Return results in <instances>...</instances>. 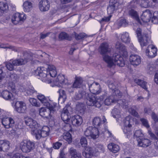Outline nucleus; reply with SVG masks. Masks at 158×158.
Segmentation results:
<instances>
[{
  "label": "nucleus",
  "mask_w": 158,
  "mask_h": 158,
  "mask_svg": "<svg viewBox=\"0 0 158 158\" xmlns=\"http://www.w3.org/2000/svg\"><path fill=\"white\" fill-rule=\"evenodd\" d=\"M103 59L109 67H111L114 65H117L120 67H123L124 65L123 58L120 54L117 53L114 54L112 58L107 55H105L103 56Z\"/></svg>",
  "instance_id": "1"
},
{
  "label": "nucleus",
  "mask_w": 158,
  "mask_h": 158,
  "mask_svg": "<svg viewBox=\"0 0 158 158\" xmlns=\"http://www.w3.org/2000/svg\"><path fill=\"white\" fill-rule=\"evenodd\" d=\"M56 103H53L52 105H49V106H46L48 109V110L44 107L40 108L39 110L40 115L43 117L48 119L51 118L56 111Z\"/></svg>",
  "instance_id": "2"
},
{
  "label": "nucleus",
  "mask_w": 158,
  "mask_h": 158,
  "mask_svg": "<svg viewBox=\"0 0 158 158\" xmlns=\"http://www.w3.org/2000/svg\"><path fill=\"white\" fill-rule=\"evenodd\" d=\"M122 95V93L119 90H114L112 94L110 95L106 98L104 101V103L106 106H110L112 104L117 102Z\"/></svg>",
  "instance_id": "3"
},
{
  "label": "nucleus",
  "mask_w": 158,
  "mask_h": 158,
  "mask_svg": "<svg viewBox=\"0 0 158 158\" xmlns=\"http://www.w3.org/2000/svg\"><path fill=\"white\" fill-rule=\"evenodd\" d=\"M86 99V103L87 105L94 106L98 108L101 107L104 102L103 99L100 98H98L91 94L88 95Z\"/></svg>",
  "instance_id": "4"
},
{
  "label": "nucleus",
  "mask_w": 158,
  "mask_h": 158,
  "mask_svg": "<svg viewBox=\"0 0 158 158\" xmlns=\"http://www.w3.org/2000/svg\"><path fill=\"white\" fill-rule=\"evenodd\" d=\"M103 132H100L99 130L96 127H89L84 131V135L89 139H96L98 138L100 134Z\"/></svg>",
  "instance_id": "5"
},
{
  "label": "nucleus",
  "mask_w": 158,
  "mask_h": 158,
  "mask_svg": "<svg viewBox=\"0 0 158 158\" xmlns=\"http://www.w3.org/2000/svg\"><path fill=\"white\" fill-rule=\"evenodd\" d=\"M124 123L125 126L123 131L127 137L129 138L132 134L131 127L133 123V119L130 116H127L124 120Z\"/></svg>",
  "instance_id": "6"
},
{
  "label": "nucleus",
  "mask_w": 158,
  "mask_h": 158,
  "mask_svg": "<svg viewBox=\"0 0 158 158\" xmlns=\"http://www.w3.org/2000/svg\"><path fill=\"white\" fill-rule=\"evenodd\" d=\"M48 73L46 68L39 67L33 72V74L35 76H40L42 78V81L46 82L49 81L48 78L49 75L47 74Z\"/></svg>",
  "instance_id": "7"
},
{
  "label": "nucleus",
  "mask_w": 158,
  "mask_h": 158,
  "mask_svg": "<svg viewBox=\"0 0 158 158\" xmlns=\"http://www.w3.org/2000/svg\"><path fill=\"white\" fill-rule=\"evenodd\" d=\"M34 142L29 140H25L20 143V147L22 151L24 152L27 153L30 152L35 148Z\"/></svg>",
  "instance_id": "8"
},
{
  "label": "nucleus",
  "mask_w": 158,
  "mask_h": 158,
  "mask_svg": "<svg viewBox=\"0 0 158 158\" xmlns=\"http://www.w3.org/2000/svg\"><path fill=\"white\" fill-rule=\"evenodd\" d=\"M22 60H19L18 59L14 60H10L9 62L4 63L6 66L8 70L12 71L14 70L15 67L23 65V63Z\"/></svg>",
  "instance_id": "9"
},
{
  "label": "nucleus",
  "mask_w": 158,
  "mask_h": 158,
  "mask_svg": "<svg viewBox=\"0 0 158 158\" xmlns=\"http://www.w3.org/2000/svg\"><path fill=\"white\" fill-rule=\"evenodd\" d=\"M26 18V15L24 14L17 13L12 16L11 21L13 24L16 25L20 22L21 23Z\"/></svg>",
  "instance_id": "10"
},
{
  "label": "nucleus",
  "mask_w": 158,
  "mask_h": 158,
  "mask_svg": "<svg viewBox=\"0 0 158 158\" xmlns=\"http://www.w3.org/2000/svg\"><path fill=\"white\" fill-rule=\"evenodd\" d=\"M157 48L153 45H150L146 51V55L150 57H154L157 55Z\"/></svg>",
  "instance_id": "11"
},
{
  "label": "nucleus",
  "mask_w": 158,
  "mask_h": 158,
  "mask_svg": "<svg viewBox=\"0 0 158 158\" xmlns=\"http://www.w3.org/2000/svg\"><path fill=\"white\" fill-rule=\"evenodd\" d=\"M89 90L90 92L94 94H98L101 92V88L98 83H88Z\"/></svg>",
  "instance_id": "12"
},
{
  "label": "nucleus",
  "mask_w": 158,
  "mask_h": 158,
  "mask_svg": "<svg viewBox=\"0 0 158 158\" xmlns=\"http://www.w3.org/2000/svg\"><path fill=\"white\" fill-rule=\"evenodd\" d=\"M15 107L16 110L19 113H24L25 112L27 109L25 103L23 101L16 102Z\"/></svg>",
  "instance_id": "13"
},
{
  "label": "nucleus",
  "mask_w": 158,
  "mask_h": 158,
  "mask_svg": "<svg viewBox=\"0 0 158 158\" xmlns=\"http://www.w3.org/2000/svg\"><path fill=\"white\" fill-rule=\"evenodd\" d=\"M150 38L148 35L145 34L143 35L142 37L138 38L139 42L140 43L141 47L147 46L150 41Z\"/></svg>",
  "instance_id": "14"
},
{
  "label": "nucleus",
  "mask_w": 158,
  "mask_h": 158,
  "mask_svg": "<svg viewBox=\"0 0 158 158\" xmlns=\"http://www.w3.org/2000/svg\"><path fill=\"white\" fill-rule=\"evenodd\" d=\"M39 7L41 11H46L48 10L50 7V3L48 0H42L40 2Z\"/></svg>",
  "instance_id": "15"
},
{
  "label": "nucleus",
  "mask_w": 158,
  "mask_h": 158,
  "mask_svg": "<svg viewBox=\"0 0 158 158\" xmlns=\"http://www.w3.org/2000/svg\"><path fill=\"white\" fill-rule=\"evenodd\" d=\"M2 125L6 128L12 127L15 123L14 120L11 118H4L2 120Z\"/></svg>",
  "instance_id": "16"
},
{
  "label": "nucleus",
  "mask_w": 158,
  "mask_h": 158,
  "mask_svg": "<svg viewBox=\"0 0 158 158\" xmlns=\"http://www.w3.org/2000/svg\"><path fill=\"white\" fill-rule=\"evenodd\" d=\"M110 48H109L108 44L106 42L101 44L99 48V51L102 55L107 53L110 52Z\"/></svg>",
  "instance_id": "17"
},
{
  "label": "nucleus",
  "mask_w": 158,
  "mask_h": 158,
  "mask_svg": "<svg viewBox=\"0 0 158 158\" xmlns=\"http://www.w3.org/2000/svg\"><path fill=\"white\" fill-rule=\"evenodd\" d=\"M94 149V147H87L82 152V155L86 158H89L93 155L95 156Z\"/></svg>",
  "instance_id": "18"
},
{
  "label": "nucleus",
  "mask_w": 158,
  "mask_h": 158,
  "mask_svg": "<svg viewBox=\"0 0 158 158\" xmlns=\"http://www.w3.org/2000/svg\"><path fill=\"white\" fill-rule=\"evenodd\" d=\"M38 99L45 106H48L52 105L53 102H51L48 98L44 96L41 94H39L37 95Z\"/></svg>",
  "instance_id": "19"
},
{
  "label": "nucleus",
  "mask_w": 158,
  "mask_h": 158,
  "mask_svg": "<svg viewBox=\"0 0 158 158\" xmlns=\"http://www.w3.org/2000/svg\"><path fill=\"white\" fill-rule=\"evenodd\" d=\"M117 0H110L109 6L107 7V11L109 14H112L117 9Z\"/></svg>",
  "instance_id": "20"
},
{
  "label": "nucleus",
  "mask_w": 158,
  "mask_h": 158,
  "mask_svg": "<svg viewBox=\"0 0 158 158\" xmlns=\"http://www.w3.org/2000/svg\"><path fill=\"white\" fill-rule=\"evenodd\" d=\"M69 106L64 107L61 114V118L63 121L65 123H68L70 119V117L69 115L68 108Z\"/></svg>",
  "instance_id": "21"
},
{
  "label": "nucleus",
  "mask_w": 158,
  "mask_h": 158,
  "mask_svg": "<svg viewBox=\"0 0 158 158\" xmlns=\"http://www.w3.org/2000/svg\"><path fill=\"white\" fill-rule=\"evenodd\" d=\"M130 61L131 64L133 65L137 66L141 62L140 57L137 55H131L130 56Z\"/></svg>",
  "instance_id": "22"
},
{
  "label": "nucleus",
  "mask_w": 158,
  "mask_h": 158,
  "mask_svg": "<svg viewBox=\"0 0 158 158\" xmlns=\"http://www.w3.org/2000/svg\"><path fill=\"white\" fill-rule=\"evenodd\" d=\"M25 122L27 126L32 129L38 127L36 121L31 118H25Z\"/></svg>",
  "instance_id": "23"
},
{
  "label": "nucleus",
  "mask_w": 158,
  "mask_h": 158,
  "mask_svg": "<svg viewBox=\"0 0 158 158\" xmlns=\"http://www.w3.org/2000/svg\"><path fill=\"white\" fill-rule=\"evenodd\" d=\"M152 16V13L149 10H147L144 11L141 16L142 20L144 22H149Z\"/></svg>",
  "instance_id": "24"
},
{
  "label": "nucleus",
  "mask_w": 158,
  "mask_h": 158,
  "mask_svg": "<svg viewBox=\"0 0 158 158\" xmlns=\"http://www.w3.org/2000/svg\"><path fill=\"white\" fill-rule=\"evenodd\" d=\"M67 81L64 75L60 74L58 75L56 78L53 80V82L56 85L59 86H60L59 83L61 84L64 83L65 84V81Z\"/></svg>",
  "instance_id": "25"
},
{
  "label": "nucleus",
  "mask_w": 158,
  "mask_h": 158,
  "mask_svg": "<svg viewBox=\"0 0 158 158\" xmlns=\"http://www.w3.org/2000/svg\"><path fill=\"white\" fill-rule=\"evenodd\" d=\"M1 94L2 97L6 100H13L14 98L12 93L7 90L3 91Z\"/></svg>",
  "instance_id": "26"
},
{
  "label": "nucleus",
  "mask_w": 158,
  "mask_h": 158,
  "mask_svg": "<svg viewBox=\"0 0 158 158\" xmlns=\"http://www.w3.org/2000/svg\"><path fill=\"white\" fill-rule=\"evenodd\" d=\"M10 142L6 140H0V152L6 151L10 148Z\"/></svg>",
  "instance_id": "27"
},
{
  "label": "nucleus",
  "mask_w": 158,
  "mask_h": 158,
  "mask_svg": "<svg viewBox=\"0 0 158 158\" xmlns=\"http://www.w3.org/2000/svg\"><path fill=\"white\" fill-rule=\"evenodd\" d=\"M71 122L73 125L78 126L81 123L82 119L81 116L79 115H76L72 118Z\"/></svg>",
  "instance_id": "28"
},
{
  "label": "nucleus",
  "mask_w": 158,
  "mask_h": 158,
  "mask_svg": "<svg viewBox=\"0 0 158 158\" xmlns=\"http://www.w3.org/2000/svg\"><path fill=\"white\" fill-rule=\"evenodd\" d=\"M115 47L116 49L121 54H127V51L126 47L121 42H117L115 44Z\"/></svg>",
  "instance_id": "29"
},
{
  "label": "nucleus",
  "mask_w": 158,
  "mask_h": 158,
  "mask_svg": "<svg viewBox=\"0 0 158 158\" xmlns=\"http://www.w3.org/2000/svg\"><path fill=\"white\" fill-rule=\"evenodd\" d=\"M23 10L25 12H29L32 10V4L30 2L26 1L23 2Z\"/></svg>",
  "instance_id": "30"
},
{
  "label": "nucleus",
  "mask_w": 158,
  "mask_h": 158,
  "mask_svg": "<svg viewBox=\"0 0 158 158\" xmlns=\"http://www.w3.org/2000/svg\"><path fill=\"white\" fill-rule=\"evenodd\" d=\"M31 133L37 140L40 139L42 137L40 130L36 127L31 130Z\"/></svg>",
  "instance_id": "31"
},
{
  "label": "nucleus",
  "mask_w": 158,
  "mask_h": 158,
  "mask_svg": "<svg viewBox=\"0 0 158 158\" xmlns=\"http://www.w3.org/2000/svg\"><path fill=\"white\" fill-rule=\"evenodd\" d=\"M83 81L81 77H76L75 80L72 85L73 88H80L81 86Z\"/></svg>",
  "instance_id": "32"
},
{
  "label": "nucleus",
  "mask_w": 158,
  "mask_h": 158,
  "mask_svg": "<svg viewBox=\"0 0 158 158\" xmlns=\"http://www.w3.org/2000/svg\"><path fill=\"white\" fill-rule=\"evenodd\" d=\"M128 13L129 15L131 17L135 19L139 23L140 20L139 15L137 12L133 8H128Z\"/></svg>",
  "instance_id": "33"
},
{
  "label": "nucleus",
  "mask_w": 158,
  "mask_h": 158,
  "mask_svg": "<svg viewBox=\"0 0 158 158\" xmlns=\"http://www.w3.org/2000/svg\"><path fill=\"white\" fill-rule=\"evenodd\" d=\"M58 92L59 94L58 102L61 103L64 102L66 98V96L64 90L62 89H60Z\"/></svg>",
  "instance_id": "34"
},
{
  "label": "nucleus",
  "mask_w": 158,
  "mask_h": 158,
  "mask_svg": "<svg viewBox=\"0 0 158 158\" xmlns=\"http://www.w3.org/2000/svg\"><path fill=\"white\" fill-rule=\"evenodd\" d=\"M109 149L114 153L118 152L119 150V148L118 145L114 143L109 144L108 146Z\"/></svg>",
  "instance_id": "35"
},
{
  "label": "nucleus",
  "mask_w": 158,
  "mask_h": 158,
  "mask_svg": "<svg viewBox=\"0 0 158 158\" xmlns=\"http://www.w3.org/2000/svg\"><path fill=\"white\" fill-rule=\"evenodd\" d=\"M151 144V142L148 139H144L138 141V145L144 148L147 147Z\"/></svg>",
  "instance_id": "36"
},
{
  "label": "nucleus",
  "mask_w": 158,
  "mask_h": 158,
  "mask_svg": "<svg viewBox=\"0 0 158 158\" xmlns=\"http://www.w3.org/2000/svg\"><path fill=\"white\" fill-rule=\"evenodd\" d=\"M69 153L71 158H82L81 154L77 152L75 149L72 148H70Z\"/></svg>",
  "instance_id": "37"
},
{
  "label": "nucleus",
  "mask_w": 158,
  "mask_h": 158,
  "mask_svg": "<svg viewBox=\"0 0 158 158\" xmlns=\"http://www.w3.org/2000/svg\"><path fill=\"white\" fill-rule=\"evenodd\" d=\"M33 59V57L32 55L28 53H25L24 54V59H18L19 60H22L23 64V65L26 64L28 61L31 60Z\"/></svg>",
  "instance_id": "38"
},
{
  "label": "nucleus",
  "mask_w": 158,
  "mask_h": 158,
  "mask_svg": "<svg viewBox=\"0 0 158 158\" xmlns=\"http://www.w3.org/2000/svg\"><path fill=\"white\" fill-rule=\"evenodd\" d=\"M40 130L42 137H46L49 134L50 129L49 127L48 126H43Z\"/></svg>",
  "instance_id": "39"
},
{
  "label": "nucleus",
  "mask_w": 158,
  "mask_h": 158,
  "mask_svg": "<svg viewBox=\"0 0 158 158\" xmlns=\"http://www.w3.org/2000/svg\"><path fill=\"white\" fill-rule=\"evenodd\" d=\"M85 92L83 90L78 91L76 92L74 96V98L76 100H79L85 97Z\"/></svg>",
  "instance_id": "40"
},
{
  "label": "nucleus",
  "mask_w": 158,
  "mask_h": 158,
  "mask_svg": "<svg viewBox=\"0 0 158 158\" xmlns=\"http://www.w3.org/2000/svg\"><path fill=\"white\" fill-rule=\"evenodd\" d=\"M120 38L122 41L125 43H128L130 41L129 34L127 32H124L121 34Z\"/></svg>",
  "instance_id": "41"
},
{
  "label": "nucleus",
  "mask_w": 158,
  "mask_h": 158,
  "mask_svg": "<svg viewBox=\"0 0 158 158\" xmlns=\"http://www.w3.org/2000/svg\"><path fill=\"white\" fill-rule=\"evenodd\" d=\"M48 68L49 71V73L50 76L52 77H55L56 74L57 73L56 70V68L54 65H49L48 66Z\"/></svg>",
  "instance_id": "42"
},
{
  "label": "nucleus",
  "mask_w": 158,
  "mask_h": 158,
  "mask_svg": "<svg viewBox=\"0 0 158 158\" xmlns=\"http://www.w3.org/2000/svg\"><path fill=\"white\" fill-rule=\"evenodd\" d=\"M135 82L143 88L145 90L147 89L146 87L147 83L145 81L141 79H135Z\"/></svg>",
  "instance_id": "43"
},
{
  "label": "nucleus",
  "mask_w": 158,
  "mask_h": 158,
  "mask_svg": "<svg viewBox=\"0 0 158 158\" xmlns=\"http://www.w3.org/2000/svg\"><path fill=\"white\" fill-rule=\"evenodd\" d=\"M112 114L114 118H119L120 117V110L119 109L114 108L112 110Z\"/></svg>",
  "instance_id": "44"
},
{
  "label": "nucleus",
  "mask_w": 158,
  "mask_h": 158,
  "mask_svg": "<svg viewBox=\"0 0 158 158\" xmlns=\"http://www.w3.org/2000/svg\"><path fill=\"white\" fill-rule=\"evenodd\" d=\"M93 124L95 127H99L102 124L100 118L98 117H95L93 119Z\"/></svg>",
  "instance_id": "45"
},
{
  "label": "nucleus",
  "mask_w": 158,
  "mask_h": 158,
  "mask_svg": "<svg viewBox=\"0 0 158 158\" xmlns=\"http://www.w3.org/2000/svg\"><path fill=\"white\" fill-rule=\"evenodd\" d=\"M63 137L64 139L67 141L69 143H70L72 142L71 135L69 132H67L64 133Z\"/></svg>",
  "instance_id": "46"
},
{
  "label": "nucleus",
  "mask_w": 158,
  "mask_h": 158,
  "mask_svg": "<svg viewBox=\"0 0 158 158\" xmlns=\"http://www.w3.org/2000/svg\"><path fill=\"white\" fill-rule=\"evenodd\" d=\"M152 22L154 24L158 23V12L155 11L153 14Z\"/></svg>",
  "instance_id": "47"
},
{
  "label": "nucleus",
  "mask_w": 158,
  "mask_h": 158,
  "mask_svg": "<svg viewBox=\"0 0 158 158\" xmlns=\"http://www.w3.org/2000/svg\"><path fill=\"white\" fill-rule=\"evenodd\" d=\"M138 0H133L129 4L128 8H135L138 3Z\"/></svg>",
  "instance_id": "48"
},
{
  "label": "nucleus",
  "mask_w": 158,
  "mask_h": 158,
  "mask_svg": "<svg viewBox=\"0 0 158 158\" xmlns=\"http://www.w3.org/2000/svg\"><path fill=\"white\" fill-rule=\"evenodd\" d=\"M8 6L7 2H0V9L3 11L8 9Z\"/></svg>",
  "instance_id": "49"
},
{
  "label": "nucleus",
  "mask_w": 158,
  "mask_h": 158,
  "mask_svg": "<svg viewBox=\"0 0 158 158\" xmlns=\"http://www.w3.org/2000/svg\"><path fill=\"white\" fill-rule=\"evenodd\" d=\"M127 24L126 19L121 18L117 20V24L119 26H125Z\"/></svg>",
  "instance_id": "50"
},
{
  "label": "nucleus",
  "mask_w": 158,
  "mask_h": 158,
  "mask_svg": "<svg viewBox=\"0 0 158 158\" xmlns=\"http://www.w3.org/2000/svg\"><path fill=\"white\" fill-rule=\"evenodd\" d=\"M59 38L61 40L65 39L70 40V38L69 37L68 35L65 32H61L59 35Z\"/></svg>",
  "instance_id": "51"
},
{
  "label": "nucleus",
  "mask_w": 158,
  "mask_h": 158,
  "mask_svg": "<svg viewBox=\"0 0 158 158\" xmlns=\"http://www.w3.org/2000/svg\"><path fill=\"white\" fill-rule=\"evenodd\" d=\"M143 134L141 130H137L135 132L134 134V137L135 138H137L139 137H143Z\"/></svg>",
  "instance_id": "52"
},
{
  "label": "nucleus",
  "mask_w": 158,
  "mask_h": 158,
  "mask_svg": "<svg viewBox=\"0 0 158 158\" xmlns=\"http://www.w3.org/2000/svg\"><path fill=\"white\" fill-rule=\"evenodd\" d=\"M80 143L83 147H86L87 145L86 139L85 137H82L80 139Z\"/></svg>",
  "instance_id": "53"
},
{
  "label": "nucleus",
  "mask_w": 158,
  "mask_h": 158,
  "mask_svg": "<svg viewBox=\"0 0 158 158\" xmlns=\"http://www.w3.org/2000/svg\"><path fill=\"white\" fill-rule=\"evenodd\" d=\"M10 77L11 80L13 82H16L19 79L18 75L15 73H11Z\"/></svg>",
  "instance_id": "54"
},
{
  "label": "nucleus",
  "mask_w": 158,
  "mask_h": 158,
  "mask_svg": "<svg viewBox=\"0 0 158 158\" xmlns=\"http://www.w3.org/2000/svg\"><path fill=\"white\" fill-rule=\"evenodd\" d=\"M75 36L77 40H80L85 37L86 35L85 33H81L79 34H76Z\"/></svg>",
  "instance_id": "55"
},
{
  "label": "nucleus",
  "mask_w": 158,
  "mask_h": 158,
  "mask_svg": "<svg viewBox=\"0 0 158 158\" xmlns=\"http://www.w3.org/2000/svg\"><path fill=\"white\" fill-rule=\"evenodd\" d=\"M149 1L148 0H142L141 2V6L144 8H147L149 6Z\"/></svg>",
  "instance_id": "56"
},
{
  "label": "nucleus",
  "mask_w": 158,
  "mask_h": 158,
  "mask_svg": "<svg viewBox=\"0 0 158 158\" xmlns=\"http://www.w3.org/2000/svg\"><path fill=\"white\" fill-rule=\"evenodd\" d=\"M140 121L142 123L143 125L146 127L147 128H148L150 126L148 123V120L144 118H141Z\"/></svg>",
  "instance_id": "57"
},
{
  "label": "nucleus",
  "mask_w": 158,
  "mask_h": 158,
  "mask_svg": "<svg viewBox=\"0 0 158 158\" xmlns=\"http://www.w3.org/2000/svg\"><path fill=\"white\" fill-rule=\"evenodd\" d=\"M29 101L32 105L37 107L39 106V105L37 102L36 99L31 98L29 99Z\"/></svg>",
  "instance_id": "58"
},
{
  "label": "nucleus",
  "mask_w": 158,
  "mask_h": 158,
  "mask_svg": "<svg viewBox=\"0 0 158 158\" xmlns=\"http://www.w3.org/2000/svg\"><path fill=\"white\" fill-rule=\"evenodd\" d=\"M62 143L57 142L53 144V147L55 149H58L62 145Z\"/></svg>",
  "instance_id": "59"
},
{
  "label": "nucleus",
  "mask_w": 158,
  "mask_h": 158,
  "mask_svg": "<svg viewBox=\"0 0 158 158\" xmlns=\"http://www.w3.org/2000/svg\"><path fill=\"white\" fill-rule=\"evenodd\" d=\"M111 16L110 15L107 17H104L102 18L101 20L99 21V22L102 23L103 22H107L110 20Z\"/></svg>",
  "instance_id": "60"
},
{
  "label": "nucleus",
  "mask_w": 158,
  "mask_h": 158,
  "mask_svg": "<svg viewBox=\"0 0 158 158\" xmlns=\"http://www.w3.org/2000/svg\"><path fill=\"white\" fill-rule=\"evenodd\" d=\"M36 92L33 87H31V89L29 88L27 89V93L29 95H31Z\"/></svg>",
  "instance_id": "61"
},
{
  "label": "nucleus",
  "mask_w": 158,
  "mask_h": 158,
  "mask_svg": "<svg viewBox=\"0 0 158 158\" xmlns=\"http://www.w3.org/2000/svg\"><path fill=\"white\" fill-rule=\"evenodd\" d=\"M109 88L112 89V91H114L113 92H114V90H117L115 89V85L112 82H110L108 85Z\"/></svg>",
  "instance_id": "62"
},
{
  "label": "nucleus",
  "mask_w": 158,
  "mask_h": 158,
  "mask_svg": "<svg viewBox=\"0 0 158 158\" xmlns=\"http://www.w3.org/2000/svg\"><path fill=\"white\" fill-rule=\"evenodd\" d=\"M1 48H8L12 50H14L15 48L14 47L12 46H8L7 44H2L0 45Z\"/></svg>",
  "instance_id": "63"
},
{
  "label": "nucleus",
  "mask_w": 158,
  "mask_h": 158,
  "mask_svg": "<svg viewBox=\"0 0 158 158\" xmlns=\"http://www.w3.org/2000/svg\"><path fill=\"white\" fill-rule=\"evenodd\" d=\"M59 158H66L65 155L64 149L60 150Z\"/></svg>",
  "instance_id": "64"
}]
</instances>
